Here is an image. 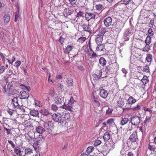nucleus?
<instances>
[{"label":"nucleus","mask_w":156,"mask_h":156,"mask_svg":"<svg viewBox=\"0 0 156 156\" xmlns=\"http://www.w3.org/2000/svg\"><path fill=\"white\" fill-rule=\"evenodd\" d=\"M52 118L54 121L60 123L62 125L66 126H68V123L69 121L70 116L69 113L62 115L61 113L57 112L53 114Z\"/></svg>","instance_id":"obj_1"},{"label":"nucleus","mask_w":156,"mask_h":156,"mask_svg":"<svg viewBox=\"0 0 156 156\" xmlns=\"http://www.w3.org/2000/svg\"><path fill=\"white\" fill-rule=\"evenodd\" d=\"M131 122L134 126H137L139 125L141 121V118L140 114L137 115H133L131 118Z\"/></svg>","instance_id":"obj_2"},{"label":"nucleus","mask_w":156,"mask_h":156,"mask_svg":"<svg viewBox=\"0 0 156 156\" xmlns=\"http://www.w3.org/2000/svg\"><path fill=\"white\" fill-rule=\"evenodd\" d=\"M43 126L44 127L45 131L47 130L49 133H51L54 128V125L51 122L49 121L46 122H44Z\"/></svg>","instance_id":"obj_3"},{"label":"nucleus","mask_w":156,"mask_h":156,"mask_svg":"<svg viewBox=\"0 0 156 156\" xmlns=\"http://www.w3.org/2000/svg\"><path fill=\"white\" fill-rule=\"evenodd\" d=\"M95 17V14L92 12H87L85 15V17L87 21H89L91 19H94Z\"/></svg>","instance_id":"obj_4"},{"label":"nucleus","mask_w":156,"mask_h":156,"mask_svg":"<svg viewBox=\"0 0 156 156\" xmlns=\"http://www.w3.org/2000/svg\"><path fill=\"white\" fill-rule=\"evenodd\" d=\"M20 98L21 99H28L29 96V94L27 92L25 91H23L20 92Z\"/></svg>","instance_id":"obj_5"},{"label":"nucleus","mask_w":156,"mask_h":156,"mask_svg":"<svg viewBox=\"0 0 156 156\" xmlns=\"http://www.w3.org/2000/svg\"><path fill=\"white\" fill-rule=\"evenodd\" d=\"M91 98L92 101L95 103V105L97 106H99L100 105V103L99 102L98 98L95 97L94 95V93L93 92L92 93V95Z\"/></svg>","instance_id":"obj_6"},{"label":"nucleus","mask_w":156,"mask_h":156,"mask_svg":"<svg viewBox=\"0 0 156 156\" xmlns=\"http://www.w3.org/2000/svg\"><path fill=\"white\" fill-rule=\"evenodd\" d=\"M112 19L110 17H108L105 18L104 20V23L106 27L110 26L112 23Z\"/></svg>","instance_id":"obj_7"},{"label":"nucleus","mask_w":156,"mask_h":156,"mask_svg":"<svg viewBox=\"0 0 156 156\" xmlns=\"http://www.w3.org/2000/svg\"><path fill=\"white\" fill-rule=\"evenodd\" d=\"M130 141L133 142H136L138 139L137 136L136 132H133L130 135L129 137Z\"/></svg>","instance_id":"obj_8"},{"label":"nucleus","mask_w":156,"mask_h":156,"mask_svg":"<svg viewBox=\"0 0 156 156\" xmlns=\"http://www.w3.org/2000/svg\"><path fill=\"white\" fill-rule=\"evenodd\" d=\"M100 95L102 98L105 99L107 97L108 93L107 91L105 89H101Z\"/></svg>","instance_id":"obj_9"},{"label":"nucleus","mask_w":156,"mask_h":156,"mask_svg":"<svg viewBox=\"0 0 156 156\" xmlns=\"http://www.w3.org/2000/svg\"><path fill=\"white\" fill-rule=\"evenodd\" d=\"M12 105L14 106V108L16 109H18L19 107V104L18 102L17 98L16 97L14 98L12 100Z\"/></svg>","instance_id":"obj_10"},{"label":"nucleus","mask_w":156,"mask_h":156,"mask_svg":"<svg viewBox=\"0 0 156 156\" xmlns=\"http://www.w3.org/2000/svg\"><path fill=\"white\" fill-rule=\"evenodd\" d=\"M54 101L57 104L62 105L64 102V99L62 97L61 98L57 96L55 97Z\"/></svg>","instance_id":"obj_11"},{"label":"nucleus","mask_w":156,"mask_h":156,"mask_svg":"<svg viewBox=\"0 0 156 156\" xmlns=\"http://www.w3.org/2000/svg\"><path fill=\"white\" fill-rule=\"evenodd\" d=\"M123 24L122 23L118 22H117L115 25V28L116 29V31L119 32L123 27Z\"/></svg>","instance_id":"obj_12"},{"label":"nucleus","mask_w":156,"mask_h":156,"mask_svg":"<svg viewBox=\"0 0 156 156\" xmlns=\"http://www.w3.org/2000/svg\"><path fill=\"white\" fill-rule=\"evenodd\" d=\"M35 130L36 132L40 134H41L45 131V129L43 127L40 126L36 127Z\"/></svg>","instance_id":"obj_13"},{"label":"nucleus","mask_w":156,"mask_h":156,"mask_svg":"<svg viewBox=\"0 0 156 156\" xmlns=\"http://www.w3.org/2000/svg\"><path fill=\"white\" fill-rule=\"evenodd\" d=\"M30 114L33 116L39 117V112L37 110L33 109L30 111Z\"/></svg>","instance_id":"obj_14"},{"label":"nucleus","mask_w":156,"mask_h":156,"mask_svg":"<svg viewBox=\"0 0 156 156\" xmlns=\"http://www.w3.org/2000/svg\"><path fill=\"white\" fill-rule=\"evenodd\" d=\"M121 119V121L120 123L121 126H123L126 124L129 120L128 118L126 117H122Z\"/></svg>","instance_id":"obj_15"},{"label":"nucleus","mask_w":156,"mask_h":156,"mask_svg":"<svg viewBox=\"0 0 156 156\" xmlns=\"http://www.w3.org/2000/svg\"><path fill=\"white\" fill-rule=\"evenodd\" d=\"M103 36L102 35H98L96 36L95 39L96 42L97 44L101 43L103 40Z\"/></svg>","instance_id":"obj_16"},{"label":"nucleus","mask_w":156,"mask_h":156,"mask_svg":"<svg viewBox=\"0 0 156 156\" xmlns=\"http://www.w3.org/2000/svg\"><path fill=\"white\" fill-rule=\"evenodd\" d=\"M105 48V45L104 44H100L98 45L96 47V51H103V50Z\"/></svg>","instance_id":"obj_17"},{"label":"nucleus","mask_w":156,"mask_h":156,"mask_svg":"<svg viewBox=\"0 0 156 156\" xmlns=\"http://www.w3.org/2000/svg\"><path fill=\"white\" fill-rule=\"evenodd\" d=\"M71 106V105H65V103H64V105L61 106L60 107L65 109L66 110L72 112L73 111V108Z\"/></svg>","instance_id":"obj_18"},{"label":"nucleus","mask_w":156,"mask_h":156,"mask_svg":"<svg viewBox=\"0 0 156 156\" xmlns=\"http://www.w3.org/2000/svg\"><path fill=\"white\" fill-rule=\"evenodd\" d=\"M131 34L130 32L129 31H126L124 34V37L125 41H128L129 40L130 35Z\"/></svg>","instance_id":"obj_19"},{"label":"nucleus","mask_w":156,"mask_h":156,"mask_svg":"<svg viewBox=\"0 0 156 156\" xmlns=\"http://www.w3.org/2000/svg\"><path fill=\"white\" fill-rule=\"evenodd\" d=\"M66 82L68 84V86L72 89L73 86V80L71 78H68L66 80Z\"/></svg>","instance_id":"obj_20"},{"label":"nucleus","mask_w":156,"mask_h":156,"mask_svg":"<svg viewBox=\"0 0 156 156\" xmlns=\"http://www.w3.org/2000/svg\"><path fill=\"white\" fill-rule=\"evenodd\" d=\"M96 73L94 74V76L95 78H99L101 76L102 72L101 70H97Z\"/></svg>","instance_id":"obj_21"},{"label":"nucleus","mask_w":156,"mask_h":156,"mask_svg":"<svg viewBox=\"0 0 156 156\" xmlns=\"http://www.w3.org/2000/svg\"><path fill=\"white\" fill-rule=\"evenodd\" d=\"M136 101V100L134 99L132 96H130L127 100V102L128 104L132 105Z\"/></svg>","instance_id":"obj_22"},{"label":"nucleus","mask_w":156,"mask_h":156,"mask_svg":"<svg viewBox=\"0 0 156 156\" xmlns=\"http://www.w3.org/2000/svg\"><path fill=\"white\" fill-rule=\"evenodd\" d=\"M99 63L102 66H104L106 64V61L103 57L100 58L99 60Z\"/></svg>","instance_id":"obj_23"},{"label":"nucleus","mask_w":156,"mask_h":156,"mask_svg":"<svg viewBox=\"0 0 156 156\" xmlns=\"http://www.w3.org/2000/svg\"><path fill=\"white\" fill-rule=\"evenodd\" d=\"M40 113L43 115L47 116L49 114V113L48 110L45 108H43L40 111Z\"/></svg>","instance_id":"obj_24"},{"label":"nucleus","mask_w":156,"mask_h":156,"mask_svg":"<svg viewBox=\"0 0 156 156\" xmlns=\"http://www.w3.org/2000/svg\"><path fill=\"white\" fill-rule=\"evenodd\" d=\"M82 27L84 31L88 32H90V29L88 24L83 23Z\"/></svg>","instance_id":"obj_25"},{"label":"nucleus","mask_w":156,"mask_h":156,"mask_svg":"<svg viewBox=\"0 0 156 156\" xmlns=\"http://www.w3.org/2000/svg\"><path fill=\"white\" fill-rule=\"evenodd\" d=\"M44 139V137H43L42 135H40L37 138L35 139V140H36V141L39 143H42L43 142Z\"/></svg>","instance_id":"obj_26"},{"label":"nucleus","mask_w":156,"mask_h":156,"mask_svg":"<svg viewBox=\"0 0 156 156\" xmlns=\"http://www.w3.org/2000/svg\"><path fill=\"white\" fill-rule=\"evenodd\" d=\"M103 137L105 141H108L110 138V135L109 133L108 132H106Z\"/></svg>","instance_id":"obj_27"},{"label":"nucleus","mask_w":156,"mask_h":156,"mask_svg":"<svg viewBox=\"0 0 156 156\" xmlns=\"http://www.w3.org/2000/svg\"><path fill=\"white\" fill-rule=\"evenodd\" d=\"M105 71L106 72V73L110 74L112 73V69L109 66H107L106 67Z\"/></svg>","instance_id":"obj_28"},{"label":"nucleus","mask_w":156,"mask_h":156,"mask_svg":"<svg viewBox=\"0 0 156 156\" xmlns=\"http://www.w3.org/2000/svg\"><path fill=\"white\" fill-rule=\"evenodd\" d=\"M141 69L143 72L147 73H149L150 71L149 66L147 65H146L145 66H144L141 68Z\"/></svg>","instance_id":"obj_29"},{"label":"nucleus","mask_w":156,"mask_h":156,"mask_svg":"<svg viewBox=\"0 0 156 156\" xmlns=\"http://www.w3.org/2000/svg\"><path fill=\"white\" fill-rule=\"evenodd\" d=\"M151 46L149 45L146 44L144 47L142 49V51L144 52H148L150 49Z\"/></svg>","instance_id":"obj_30"},{"label":"nucleus","mask_w":156,"mask_h":156,"mask_svg":"<svg viewBox=\"0 0 156 156\" xmlns=\"http://www.w3.org/2000/svg\"><path fill=\"white\" fill-rule=\"evenodd\" d=\"M4 19L5 23H7L10 20V17L9 14H5L4 16Z\"/></svg>","instance_id":"obj_31"},{"label":"nucleus","mask_w":156,"mask_h":156,"mask_svg":"<svg viewBox=\"0 0 156 156\" xmlns=\"http://www.w3.org/2000/svg\"><path fill=\"white\" fill-rule=\"evenodd\" d=\"M72 45H69L66 47L65 52L67 53H69L72 49L73 48Z\"/></svg>","instance_id":"obj_32"},{"label":"nucleus","mask_w":156,"mask_h":156,"mask_svg":"<svg viewBox=\"0 0 156 156\" xmlns=\"http://www.w3.org/2000/svg\"><path fill=\"white\" fill-rule=\"evenodd\" d=\"M107 28H106L102 27L99 31V33L100 35H104L107 32Z\"/></svg>","instance_id":"obj_33"},{"label":"nucleus","mask_w":156,"mask_h":156,"mask_svg":"<svg viewBox=\"0 0 156 156\" xmlns=\"http://www.w3.org/2000/svg\"><path fill=\"white\" fill-rule=\"evenodd\" d=\"M121 2H123V4L125 5H127L129 3L134 4L132 0H121Z\"/></svg>","instance_id":"obj_34"},{"label":"nucleus","mask_w":156,"mask_h":156,"mask_svg":"<svg viewBox=\"0 0 156 156\" xmlns=\"http://www.w3.org/2000/svg\"><path fill=\"white\" fill-rule=\"evenodd\" d=\"M117 105L119 107H122L125 104V102L122 99H121L120 100H119L117 102Z\"/></svg>","instance_id":"obj_35"},{"label":"nucleus","mask_w":156,"mask_h":156,"mask_svg":"<svg viewBox=\"0 0 156 156\" xmlns=\"http://www.w3.org/2000/svg\"><path fill=\"white\" fill-rule=\"evenodd\" d=\"M151 42V38L149 36H147L145 41V43L146 44L149 45Z\"/></svg>","instance_id":"obj_36"},{"label":"nucleus","mask_w":156,"mask_h":156,"mask_svg":"<svg viewBox=\"0 0 156 156\" xmlns=\"http://www.w3.org/2000/svg\"><path fill=\"white\" fill-rule=\"evenodd\" d=\"M152 55L151 54H148L147 55L146 59L147 62H151L152 60Z\"/></svg>","instance_id":"obj_37"},{"label":"nucleus","mask_w":156,"mask_h":156,"mask_svg":"<svg viewBox=\"0 0 156 156\" xmlns=\"http://www.w3.org/2000/svg\"><path fill=\"white\" fill-rule=\"evenodd\" d=\"M108 146L109 148V150H112L115 148V145L113 142H111L108 144Z\"/></svg>","instance_id":"obj_38"},{"label":"nucleus","mask_w":156,"mask_h":156,"mask_svg":"<svg viewBox=\"0 0 156 156\" xmlns=\"http://www.w3.org/2000/svg\"><path fill=\"white\" fill-rule=\"evenodd\" d=\"M33 150L30 148H26L25 149V154L30 155L33 153Z\"/></svg>","instance_id":"obj_39"},{"label":"nucleus","mask_w":156,"mask_h":156,"mask_svg":"<svg viewBox=\"0 0 156 156\" xmlns=\"http://www.w3.org/2000/svg\"><path fill=\"white\" fill-rule=\"evenodd\" d=\"M144 84H146L148 81V78L146 76H144L141 80Z\"/></svg>","instance_id":"obj_40"},{"label":"nucleus","mask_w":156,"mask_h":156,"mask_svg":"<svg viewBox=\"0 0 156 156\" xmlns=\"http://www.w3.org/2000/svg\"><path fill=\"white\" fill-rule=\"evenodd\" d=\"M86 40L85 37H80L77 40L78 42H79L80 43H83Z\"/></svg>","instance_id":"obj_41"},{"label":"nucleus","mask_w":156,"mask_h":156,"mask_svg":"<svg viewBox=\"0 0 156 156\" xmlns=\"http://www.w3.org/2000/svg\"><path fill=\"white\" fill-rule=\"evenodd\" d=\"M94 148V147H93L91 146L88 147L87 150V153L88 154L92 152Z\"/></svg>","instance_id":"obj_42"},{"label":"nucleus","mask_w":156,"mask_h":156,"mask_svg":"<svg viewBox=\"0 0 156 156\" xmlns=\"http://www.w3.org/2000/svg\"><path fill=\"white\" fill-rule=\"evenodd\" d=\"M95 8L97 10H100L103 9L104 7L102 5L98 4L96 5Z\"/></svg>","instance_id":"obj_43"},{"label":"nucleus","mask_w":156,"mask_h":156,"mask_svg":"<svg viewBox=\"0 0 156 156\" xmlns=\"http://www.w3.org/2000/svg\"><path fill=\"white\" fill-rule=\"evenodd\" d=\"M57 86L59 88V89L60 90L62 91L64 90V86L61 83H58L57 84Z\"/></svg>","instance_id":"obj_44"},{"label":"nucleus","mask_w":156,"mask_h":156,"mask_svg":"<svg viewBox=\"0 0 156 156\" xmlns=\"http://www.w3.org/2000/svg\"><path fill=\"white\" fill-rule=\"evenodd\" d=\"M84 14V13L83 12H82L81 11H80L78 12L77 13V15L76 16V17H83Z\"/></svg>","instance_id":"obj_45"},{"label":"nucleus","mask_w":156,"mask_h":156,"mask_svg":"<svg viewBox=\"0 0 156 156\" xmlns=\"http://www.w3.org/2000/svg\"><path fill=\"white\" fill-rule=\"evenodd\" d=\"M64 12L65 15L66 14L67 15H70L72 13V11L69 9H66Z\"/></svg>","instance_id":"obj_46"},{"label":"nucleus","mask_w":156,"mask_h":156,"mask_svg":"<svg viewBox=\"0 0 156 156\" xmlns=\"http://www.w3.org/2000/svg\"><path fill=\"white\" fill-rule=\"evenodd\" d=\"M74 101L73 97H71L70 98V100L69 101V102L68 104V105H71L74 102Z\"/></svg>","instance_id":"obj_47"},{"label":"nucleus","mask_w":156,"mask_h":156,"mask_svg":"<svg viewBox=\"0 0 156 156\" xmlns=\"http://www.w3.org/2000/svg\"><path fill=\"white\" fill-rule=\"evenodd\" d=\"M148 36H149L151 37V36H152L154 34V32L152 31V30L151 28H150L148 30Z\"/></svg>","instance_id":"obj_48"},{"label":"nucleus","mask_w":156,"mask_h":156,"mask_svg":"<svg viewBox=\"0 0 156 156\" xmlns=\"http://www.w3.org/2000/svg\"><path fill=\"white\" fill-rule=\"evenodd\" d=\"M34 103L35 105L36 106H37L39 107H41L42 106V105L41 103L38 101L34 100Z\"/></svg>","instance_id":"obj_49"},{"label":"nucleus","mask_w":156,"mask_h":156,"mask_svg":"<svg viewBox=\"0 0 156 156\" xmlns=\"http://www.w3.org/2000/svg\"><path fill=\"white\" fill-rule=\"evenodd\" d=\"M25 108L23 105L20 106L19 105V107H18V109H19L21 111L25 112Z\"/></svg>","instance_id":"obj_50"},{"label":"nucleus","mask_w":156,"mask_h":156,"mask_svg":"<svg viewBox=\"0 0 156 156\" xmlns=\"http://www.w3.org/2000/svg\"><path fill=\"white\" fill-rule=\"evenodd\" d=\"M51 109L52 110L56 111L58 109V108L55 105H52L51 106Z\"/></svg>","instance_id":"obj_51"},{"label":"nucleus","mask_w":156,"mask_h":156,"mask_svg":"<svg viewBox=\"0 0 156 156\" xmlns=\"http://www.w3.org/2000/svg\"><path fill=\"white\" fill-rule=\"evenodd\" d=\"M114 122V119H108L107 121V124L110 125Z\"/></svg>","instance_id":"obj_52"},{"label":"nucleus","mask_w":156,"mask_h":156,"mask_svg":"<svg viewBox=\"0 0 156 156\" xmlns=\"http://www.w3.org/2000/svg\"><path fill=\"white\" fill-rule=\"evenodd\" d=\"M101 143V141L99 140H95L94 143V146H98Z\"/></svg>","instance_id":"obj_53"},{"label":"nucleus","mask_w":156,"mask_h":156,"mask_svg":"<svg viewBox=\"0 0 156 156\" xmlns=\"http://www.w3.org/2000/svg\"><path fill=\"white\" fill-rule=\"evenodd\" d=\"M140 107L139 105H137L136 107H133L132 109L134 111H137L140 110Z\"/></svg>","instance_id":"obj_54"},{"label":"nucleus","mask_w":156,"mask_h":156,"mask_svg":"<svg viewBox=\"0 0 156 156\" xmlns=\"http://www.w3.org/2000/svg\"><path fill=\"white\" fill-rule=\"evenodd\" d=\"M8 143L11 145L13 148H15V144H14L13 142L11 140H8Z\"/></svg>","instance_id":"obj_55"},{"label":"nucleus","mask_w":156,"mask_h":156,"mask_svg":"<svg viewBox=\"0 0 156 156\" xmlns=\"http://www.w3.org/2000/svg\"><path fill=\"white\" fill-rule=\"evenodd\" d=\"M113 111V110L111 109V108H108V109L106 110V113L107 114H110L112 113Z\"/></svg>","instance_id":"obj_56"},{"label":"nucleus","mask_w":156,"mask_h":156,"mask_svg":"<svg viewBox=\"0 0 156 156\" xmlns=\"http://www.w3.org/2000/svg\"><path fill=\"white\" fill-rule=\"evenodd\" d=\"M70 3L72 5L76 4V3L77 1V0H69Z\"/></svg>","instance_id":"obj_57"},{"label":"nucleus","mask_w":156,"mask_h":156,"mask_svg":"<svg viewBox=\"0 0 156 156\" xmlns=\"http://www.w3.org/2000/svg\"><path fill=\"white\" fill-rule=\"evenodd\" d=\"M14 152L17 154H19L21 152V151L20 150L15 148Z\"/></svg>","instance_id":"obj_58"},{"label":"nucleus","mask_w":156,"mask_h":156,"mask_svg":"<svg viewBox=\"0 0 156 156\" xmlns=\"http://www.w3.org/2000/svg\"><path fill=\"white\" fill-rule=\"evenodd\" d=\"M122 72L125 74L124 76L126 77V74L127 73V71L124 68H123L122 69Z\"/></svg>","instance_id":"obj_59"},{"label":"nucleus","mask_w":156,"mask_h":156,"mask_svg":"<svg viewBox=\"0 0 156 156\" xmlns=\"http://www.w3.org/2000/svg\"><path fill=\"white\" fill-rule=\"evenodd\" d=\"M64 40L65 39L64 38L61 37H60L59 39V41L61 44H62L63 43L64 41Z\"/></svg>","instance_id":"obj_60"},{"label":"nucleus","mask_w":156,"mask_h":156,"mask_svg":"<svg viewBox=\"0 0 156 156\" xmlns=\"http://www.w3.org/2000/svg\"><path fill=\"white\" fill-rule=\"evenodd\" d=\"M5 67L4 66H2L0 67V73H2L5 70Z\"/></svg>","instance_id":"obj_61"},{"label":"nucleus","mask_w":156,"mask_h":156,"mask_svg":"<svg viewBox=\"0 0 156 156\" xmlns=\"http://www.w3.org/2000/svg\"><path fill=\"white\" fill-rule=\"evenodd\" d=\"M15 64L16 67H18L21 64V62L19 61H17V62L15 63Z\"/></svg>","instance_id":"obj_62"},{"label":"nucleus","mask_w":156,"mask_h":156,"mask_svg":"<svg viewBox=\"0 0 156 156\" xmlns=\"http://www.w3.org/2000/svg\"><path fill=\"white\" fill-rule=\"evenodd\" d=\"M24 89H26L28 91H30V87L29 86H24Z\"/></svg>","instance_id":"obj_63"},{"label":"nucleus","mask_w":156,"mask_h":156,"mask_svg":"<svg viewBox=\"0 0 156 156\" xmlns=\"http://www.w3.org/2000/svg\"><path fill=\"white\" fill-rule=\"evenodd\" d=\"M49 94H50L51 97L54 96L55 93L53 90H50Z\"/></svg>","instance_id":"obj_64"}]
</instances>
